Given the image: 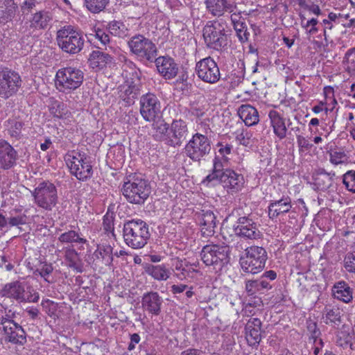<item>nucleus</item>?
I'll return each instance as SVG.
<instances>
[{
    "label": "nucleus",
    "instance_id": "obj_1",
    "mask_svg": "<svg viewBox=\"0 0 355 355\" xmlns=\"http://www.w3.org/2000/svg\"><path fill=\"white\" fill-rule=\"evenodd\" d=\"M151 187L149 181L141 173L127 175L121 188L125 199L130 203L141 205L148 198Z\"/></svg>",
    "mask_w": 355,
    "mask_h": 355
},
{
    "label": "nucleus",
    "instance_id": "obj_2",
    "mask_svg": "<svg viewBox=\"0 0 355 355\" xmlns=\"http://www.w3.org/2000/svg\"><path fill=\"white\" fill-rule=\"evenodd\" d=\"M123 236L125 244L132 249L144 248L150 239L148 225L141 219H132L124 222Z\"/></svg>",
    "mask_w": 355,
    "mask_h": 355
},
{
    "label": "nucleus",
    "instance_id": "obj_3",
    "mask_svg": "<svg viewBox=\"0 0 355 355\" xmlns=\"http://www.w3.org/2000/svg\"><path fill=\"white\" fill-rule=\"evenodd\" d=\"M202 31L203 38L208 48L222 51L228 45L230 30L225 20L220 19L208 21Z\"/></svg>",
    "mask_w": 355,
    "mask_h": 355
},
{
    "label": "nucleus",
    "instance_id": "obj_4",
    "mask_svg": "<svg viewBox=\"0 0 355 355\" xmlns=\"http://www.w3.org/2000/svg\"><path fill=\"white\" fill-rule=\"evenodd\" d=\"M56 41L62 51L73 55L83 50L85 40L81 31L71 25H67L57 31Z\"/></svg>",
    "mask_w": 355,
    "mask_h": 355
},
{
    "label": "nucleus",
    "instance_id": "obj_5",
    "mask_svg": "<svg viewBox=\"0 0 355 355\" xmlns=\"http://www.w3.org/2000/svg\"><path fill=\"white\" fill-rule=\"evenodd\" d=\"M65 161L70 173L78 180L86 182L93 175L90 157L85 153L75 151L68 153Z\"/></svg>",
    "mask_w": 355,
    "mask_h": 355
},
{
    "label": "nucleus",
    "instance_id": "obj_6",
    "mask_svg": "<svg viewBox=\"0 0 355 355\" xmlns=\"http://www.w3.org/2000/svg\"><path fill=\"white\" fill-rule=\"evenodd\" d=\"M267 259L268 254L265 248L252 245L245 250L239 263L243 272L254 275L263 270Z\"/></svg>",
    "mask_w": 355,
    "mask_h": 355
},
{
    "label": "nucleus",
    "instance_id": "obj_7",
    "mask_svg": "<svg viewBox=\"0 0 355 355\" xmlns=\"http://www.w3.org/2000/svg\"><path fill=\"white\" fill-rule=\"evenodd\" d=\"M230 247L216 244L205 245L201 252L200 257L207 266H212L216 272L220 271L230 262Z\"/></svg>",
    "mask_w": 355,
    "mask_h": 355
},
{
    "label": "nucleus",
    "instance_id": "obj_8",
    "mask_svg": "<svg viewBox=\"0 0 355 355\" xmlns=\"http://www.w3.org/2000/svg\"><path fill=\"white\" fill-rule=\"evenodd\" d=\"M31 194L35 205L46 211H52L58 202L57 188L49 181L40 182Z\"/></svg>",
    "mask_w": 355,
    "mask_h": 355
},
{
    "label": "nucleus",
    "instance_id": "obj_9",
    "mask_svg": "<svg viewBox=\"0 0 355 355\" xmlns=\"http://www.w3.org/2000/svg\"><path fill=\"white\" fill-rule=\"evenodd\" d=\"M84 80V73L76 67L60 69L55 75V85L62 92L69 93L78 88Z\"/></svg>",
    "mask_w": 355,
    "mask_h": 355
},
{
    "label": "nucleus",
    "instance_id": "obj_10",
    "mask_svg": "<svg viewBox=\"0 0 355 355\" xmlns=\"http://www.w3.org/2000/svg\"><path fill=\"white\" fill-rule=\"evenodd\" d=\"M130 52L141 61L153 62L157 55V49L151 40L141 34L132 36L128 42Z\"/></svg>",
    "mask_w": 355,
    "mask_h": 355
},
{
    "label": "nucleus",
    "instance_id": "obj_11",
    "mask_svg": "<svg viewBox=\"0 0 355 355\" xmlns=\"http://www.w3.org/2000/svg\"><path fill=\"white\" fill-rule=\"evenodd\" d=\"M211 150V141L205 135L194 134L184 147L186 155L193 162H199Z\"/></svg>",
    "mask_w": 355,
    "mask_h": 355
},
{
    "label": "nucleus",
    "instance_id": "obj_12",
    "mask_svg": "<svg viewBox=\"0 0 355 355\" xmlns=\"http://www.w3.org/2000/svg\"><path fill=\"white\" fill-rule=\"evenodd\" d=\"M21 86L19 74L8 67H0V97L7 99L15 94Z\"/></svg>",
    "mask_w": 355,
    "mask_h": 355
},
{
    "label": "nucleus",
    "instance_id": "obj_13",
    "mask_svg": "<svg viewBox=\"0 0 355 355\" xmlns=\"http://www.w3.org/2000/svg\"><path fill=\"white\" fill-rule=\"evenodd\" d=\"M195 73L202 81L215 84L220 78V72L218 64L210 56L202 58L196 64Z\"/></svg>",
    "mask_w": 355,
    "mask_h": 355
},
{
    "label": "nucleus",
    "instance_id": "obj_14",
    "mask_svg": "<svg viewBox=\"0 0 355 355\" xmlns=\"http://www.w3.org/2000/svg\"><path fill=\"white\" fill-rule=\"evenodd\" d=\"M1 294L3 297L12 298L19 302H37L39 300L38 293L33 289H29L26 292L22 283L14 282L7 284L1 290Z\"/></svg>",
    "mask_w": 355,
    "mask_h": 355
},
{
    "label": "nucleus",
    "instance_id": "obj_15",
    "mask_svg": "<svg viewBox=\"0 0 355 355\" xmlns=\"http://www.w3.org/2000/svg\"><path fill=\"white\" fill-rule=\"evenodd\" d=\"M140 114L146 121H154L161 112V103L157 96L147 93L140 98Z\"/></svg>",
    "mask_w": 355,
    "mask_h": 355
},
{
    "label": "nucleus",
    "instance_id": "obj_16",
    "mask_svg": "<svg viewBox=\"0 0 355 355\" xmlns=\"http://www.w3.org/2000/svg\"><path fill=\"white\" fill-rule=\"evenodd\" d=\"M233 230L236 236L246 240H257L261 236L257 224L248 216L239 218Z\"/></svg>",
    "mask_w": 355,
    "mask_h": 355
},
{
    "label": "nucleus",
    "instance_id": "obj_17",
    "mask_svg": "<svg viewBox=\"0 0 355 355\" xmlns=\"http://www.w3.org/2000/svg\"><path fill=\"white\" fill-rule=\"evenodd\" d=\"M188 135L189 128L186 121L182 119L173 120L167 134L166 144L172 147L180 146Z\"/></svg>",
    "mask_w": 355,
    "mask_h": 355
},
{
    "label": "nucleus",
    "instance_id": "obj_18",
    "mask_svg": "<svg viewBox=\"0 0 355 355\" xmlns=\"http://www.w3.org/2000/svg\"><path fill=\"white\" fill-rule=\"evenodd\" d=\"M153 62H155L158 73L166 80L174 78L178 73V64L168 55L155 57Z\"/></svg>",
    "mask_w": 355,
    "mask_h": 355
},
{
    "label": "nucleus",
    "instance_id": "obj_19",
    "mask_svg": "<svg viewBox=\"0 0 355 355\" xmlns=\"http://www.w3.org/2000/svg\"><path fill=\"white\" fill-rule=\"evenodd\" d=\"M17 159V151L7 141L0 139V168L10 169L16 165Z\"/></svg>",
    "mask_w": 355,
    "mask_h": 355
},
{
    "label": "nucleus",
    "instance_id": "obj_20",
    "mask_svg": "<svg viewBox=\"0 0 355 355\" xmlns=\"http://www.w3.org/2000/svg\"><path fill=\"white\" fill-rule=\"evenodd\" d=\"M270 126L272 128L273 133L280 140L286 137L287 126L291 124V120L284 118L279 112L271 110L268 112Z\"/></svg>",
    "mask_w": 355,
    "mask_h": 355
},
{
    "label": "nucleus",
    "instance_id": "obj_21",
    "mask_svg": "<svg viewBox=\"0 0 355 355\" xmlns=\"http://www.w3.org/2000/svg\"><path fill=\"white\" fill-rule=\"evenodd\" d=\"M228 192L236 193L242 189L245 184L243 175L236 173L234 171L226 168L225 175L218 181Z\"/></svg>",
    "mask_w": 355,
    "mask_h": 355
},
{
    "label": "nucleus",
    "instance_id": "obj_22",
    "mask_svg": "<svg viewBox=\"0 0 355 355\" xmlns=\"http://www.w3.org/2000/svg\"><path fill=\"white\" fill-rule=\"evenodd\" d=\"M162 303L163 299L157 292H148L142 296L141 307L144 311L151 315L160 314Z\"/></svg>",
    "mask_w": 355,
    "mask_h": 355
},
{
    "label": "nucleus",
    "instance_id": "obj_23",
    "mask_svg": "<svg viewBox=\"0 0 355 355\" xmlns=\"http://www.w3.org/2000/svg\"><path fill=\"white\" fill-rule=\"evenodd\" d=\"M206 9L214 17H221L225 12H232L236 5L229 0H205Z\"/></svg>",
    "mask_w": 355,
    "mask_h": 355
},
{
    "label": "nucleus",
    "instance_id": "obj_24",
    "mask_svg": "<svg viewBox=\"0 0 355 355\" xmlns=\"http://www.w3.org/2000/svg\"><path fill=\"white\" fill-rule=\"evenodd\" d=\"M198 220L201 227L202 236L207 238L214 234L216 223L213 211L202 210L198 216Z\"/></svg>",
    "mask_w": 355,
    "mask_h": 355
},
{
    "label": "nucleus",
    "instance_id": "obj_25",
    "mask_svg": "<svg viewBox=\"0 0 355 355\" xmlns=\"http://www.w3.org/2000/svg\"><path fill=\"white\" fill-rule=\"evenodd\" d=\"M119 97L128 104H132L140 93L139 81L128 80L119 86Z\"/></svg>",
    "mask_w": 355,
    "mask_h": 355
},
{
    "label": "nucleus",
    "instance_id": "obj_26",
    "mask_svg": "<svg viewBox=\"0 0 355 355\" xmlns=\"http://www.w3.org/2000/svg\"><path fill=\"white\" fill-rule=\"evenodd\" d=\"M268 216L271 219L281 214H286L292 208L291 199L288 196H283L279 200H270L268 205Z\"/></svg>",
    "mask_w": 355,
    "mask_h": 355
},
{
    "label": "nucleus",
    "instance_id": "obj_27",
    "mask_svg": "<svg viewBox=\"0 0 355 355\" xmlns=\"http://www.w3.org/2000/svg\"><path fill=\"white\" fill-rule=\"evenodd\" d=\"M5 340L13 344L23 345L26 343V334L22 327L15 323L2 329Z\"/></svg>",
    "mask_w": 355,
    "mask_h": 355
},
{
    "label": "nucleus",
    "instance_id": "obj_28",
    "mask_svg": "<svg viewBox=\"0 0 355 355\" xmlns=\"http://www.w3.org/2000/svg\"><path fill=\"white\" fill-rule=\"evenodd\" d=\"M261 322L259 318L249 320L245 326V338L250 346H257L261 341Z\"/></svg>",
    "mask_w": 355,
    "mask_h": 355
},
{
    "label": "nucleus",
    "instance_id": "obj_29",
    "mask_svg": "<svg viewBox=\"0 0 355 355\" xmlns=\"http://www.w3.org/2000/svg\"><path fill=\"white\" fill-rule=\"evenodd\" d=\"M228 158L227 157H220L216 156L213 159V168L211 173L203 180V183H210L212 182H218L221 177L225 175V167L227 165Z\"/></svg>",
    "mask_w": 355,
    "mask_h": 355
},
{
    "label": "nucleus",
    "instance_id": "obj_30",
    "mask_svg": "<svg viewBox=\"0 0 355 355\" xmlns=\"http://www.w3.org/2000/svg\"><path fill=\"white\" fill-rule=\"evenodd\" d=\"M93 257L95 265L110 266L113 261V248L110 245H98Z\"/></svg>",
    "mask_w": 355,
    "mask_h": 355
},
{
    "label": "nucleus",
    "instance_id": "obj_31",
    "mask_svg": "<svg viewBox=\"0 0 355 355\" xmlns=\"http://www.w3.org/2000/svg\"><path fill=\"white\" fill-rule=\"evenodd\" d=\"M238 114L247 126L255 125L259 121L257 110L249 104L241 105L239 108Z\"/></svg>",
    "mask_w": 355,
    "mask_h": 355
},
{
    "label": "nucleus",
    "instance_id": "obj_32",
    "mask_svg": "<svg viewBox=\"0 0 355 355\" xmlns=\"http://www.w3.org/2000/svg\"><path fill=\"white\" fill-rule=\"evenodd\" d=\"M335 175L333 171L327 173L324 168H320L313 178L314 185L318 190L327 191L332 186Z\"/></svg>",
    "mask_w": 355,
    "mask_h": 355
},
{
    "label": "nucleus",
    "instance_id": "obj_33",
    "mask_svg": "<svg viewBox=\"0 0 355 355\" xmlns=\"http://www.w3.org/2000/svg\"><path fill=\"white\" fill-rule=\"evenodd\" d=\"M332 292L335 298L343 302L349 303L353 299V290L344 281H340L335 284Z\"/></svg>",
    "mask_w": 355,
    "mask_h": 355
},
{
    "label": "nucleus",
    "instance_id": "obj_34",
    "mask_svg": "<svg viewBox=\"0 0 355 355\" xmlns=\"http://www.w3.org/2000/svg\"><path fill=\"white\" fill-rule=\"evenodd\" d=\"M112 60L113 58L109 53L99 50L93 51L89 58L90 65L93 69H103L107 64H111Z\"/></svg>",
    "mask_w": 355,
    "mask_h": 355
},
{
    "label": "nucleus",
    "instance_id": "obj_35",
    "mask_svg": "<svg viewBox=\"0 0 355 355\" xmlns=\"http://www.w3.org/2000/svg\"><path fill=\"white\" fill-rule=\"evenodd\" d=\"M52 20V15L47 10H40L33 15L30 27L35 29L46 28Z\"/></svg>",
    "mask_w": 355,
    "mask_h": 355
},
{
    "label": "nucleus",
    "instance_id": "obj_36",
    "mask_svg": "<svg viewBox=\"0 0 355 355\" xmlns=\"http://www.w3.org/2000/svg\"><path fill=\"white\" fill-rule=\"evenodd\" d=\"M272 288L269 281H264L259 277L255 280L245 282V291L248 295H253L258 292H263Z\"/></svg>",
    "mask_w": 355,
    "mask_h": 355
},
{
    "label": "nucleus",
    "instance_id": "obj_37",
    "mask_svg": "<svg viewBox=\"0 0 355 355\" xmlns=\"http://www.w3.org/2000/svg\"><path fill=\"white\" fill-rule=\"evenodd\" d=\"M17 6L13 0H4L3 6L0 7V21L8 22L15 16Z\"/></svg>",
    "mask_w": 355,
    "mask_h": 355
},
{
    "label": "nucleus",
    "instance_id": "obj_38",
    "mask_svg": "<svg viewBox=\"0 0 355 355\" xmlns=\"http://www.w3.org/2000/svg\"><path fill=\"white\" fill-rule=\"evenodd\" d=\"M146 272L153 278L158 281L166 280L169 277V270L163 264L162 265H148L145 268Z\"/></svg>",
    "mask_w": 355,
    "mask_h": 355
},
{
    "label": "nucleus",
    "instance_id": "obj_39",
    "mask_svg": "<svg viewBox=\"0 0 355 355\" xmlns=\"http://www.w3.org/2000/svg\"><path fill=\"white\" fill-rule=\"evenodd\" d=\"M58 241L62 243H79L85 244L87 240L83 237L81 232L70 230L61 234L58 237Z\"/></svg>",
    "mask_w": 355,
    "mask_h": 355
},
{
    "label": "nucleus",
    "instance_id": "obj_40",
    "mask_svg": "<svg viewBox=\"0 0 355 355\" xmlns=\"http://www.w3.org/2000/svg\"><path fill=\"white\" fill-rule=\"evenodd\" d=\"M8 134L13 138L19 139L24 126L23 121L17 117L10 118L5 122Z\"/></svg>",
    "mask_w": 355,
    "mask_h": 355
},
{
    "label": "nucleus",
    "instance_id": "obj_41",
    "mask_svg": "<svg viewBox=\"0 0 355 355\" xmlns=\"http://www.w3.org/2000/svg\"><path fill=\"white\" fill-rule=\"evenodd\" d=\"M175 270L176 277L180 280L192 277L193 272H196L191 265L184 263L182 260H178L176 262Z\"/></svg>",
    "mask_w": 355,
    "mask_h": 355
},
{
    "label": "nucleus",
    "instance_id": "obj_42",
    "mask_svg": "<svg viewBox=\"0 0 355 355\" xmlns=\"http://www.w3.org/2000/svg\"><path fill=\"white\" fill-rule=\"evenodd\" d=\"M342 64L346 73L350 76H355V47L346 51Z\"/></svg>",
    "mask_w": 355,
    "mask_h": 355
},
{
    "label": "nucleus",
    "instance_id": "obj_43",
    "mask_svg": "<svg viewBox=\"0 0 355 355\" xmlns=\"http://www.w3.org/2000/svg\"><path fill=\"white\" fill-rule=\"evenodd\" d=\"M106 29L109 33L116 37H125L128 35V29L123 22L113 20L107 23Z\"/></svg>",
    "mask_w": 355,
    "mask_h": 355
},
{
    "label": "nucleus",
    "instance_id": "obj_44",
    "mask_svg": "<svg viewBox=\"0 0 355 355\" xmlns=\"http://www.w3.org/2000/svg\"><path fill=\"white\" fill-rule=\"evenodd\" d=\"M49 111L54 117L58 119L67 118L70 112L65 103L55 101L50 106Z\"/></svg>",
    "mask_w": 355,
    "mask_h": 355
},
{
    "label": "nucleus",
    "instance_id": "obj_45",
    "mask_svg": "<svg viewBox=\"0 0 355 355\" xmlns=\"http://www.w3.org/2000/svg\"><path fill=\"white\" fill-rule=\"evenodd\" d=\"M153 127L155 130V133L153 135L154 139L157 141L165 140L166 141L167 134L169 132L170 125L167 123L162 121L159 123H153Z\"/></svg>",
    "mask_w": 355,
    "mask_h": 355
},
{
    "label": "nucleus",
    "instance_id": "obj_46",
    "mask_svg": "<svg viewBox=\"0 0 355 355\" xmlns=\"http://www.w3.org/2000/svg\"><path fill=\"white\" fill-rule=\"evenodd\" d=\"M110 0H85V6L92 13L97 14L104 10Z\"/></svg>",
    "mask_w": 355,
    "mask_h": 355
},
{
    "label": "nucleus",
    "instance_id": "obj_47",
    "mask_svg": "<svg viewBox=\"0 0 355 355\" xmlns=\"http://www.w3.org/2000/svg\"><path fill=\"white\" fill-rule=\"evenodd\" d=\"M253 133L247 129L238 130L236 132V140L241 145L248 147L252 146L254 142Z\"/></svg>",
    "mask_w": 355,
    "mask_h": 355
},
{
    "label": "nucleus",
    "instance_id": "obj_48",
    "mask_svg": "<svg viewBox=\"0 0 355 355\" xmlns=\"http://www.w3.org/2000/svg\"><path fill=\"white\" fill-rule=\"evenodd\" d=\"M16 317L15 311L8 308H4V310L0 311V329L7 327L12 325L16 322L14 320Z\"/></svg>",
    "mask_w": 355,
    "mask_h": 355
},
{
    "label": "nucleus",
    "instance_id": "obj_49",
    "mask_svg": "<svg viewBox=\"0 0 355 355\" xmlns=\"http://www.w3.org/2000/svg\"><path fill=\"white\" fill-rule=\"evenodd\" d=\"M342 182L345 189L355 193V171L349 170L342 175Z\"/></svg>",
    "mask_w": 355,
    "mask_h": 355
},
{
    "label": "nucleus",
    "instance_id": "obj_50",
    "mask_svg": "<svg viewBox=\"0 0 355 355\" xmlns=\"http://www.w3.org/2000/svg\"><path fill=\"white\" fill-rule=\"evenodd\" d=\"M307 330L310 334V339H312L314 343L318 341L319 344L322 346V340L320 338L321 333L318 328L317 323L312 320L307 321Z\"/></svg>",
    "mask_w": 355,
    "mask_h": 355
},
{
    "label": "nucleus",
    "instance_id": "obj_51",
    "mask_svg": "<svg viewBox=\"0 0 355 355\" xmlns=\"http://www.w3.org/2000/svg\"><path fill=\"white\" fill-rule=\"evenodd\" d=\"M326 324L339 325L340 323V310L338 308H326Z\"/></svg>",
    "mask_w": 355,
    "mask_h": 355
},
{
    "label": "nucleus",
    "instance_id": "obj_52",
    "mask_svg": "<svg viewBox=\"0 0 355 355\" xmlns=\"http://www.w3.org/2000/svg\"><path fill=\"white\" fill-rule=\"evenodd\" d=\"M318 20L316 18H312L305 21V17H303L301 21L302 27L305 29L306 34L313 35L318 31L317 26Z\"/></svg>",
    "mask_w": 355,
    "mask_h": 355
},
{
    "label": "nucleus",
    "instance_id": "obj_53",
    "mask_svg": "<svg viewBox=\"0 0 355 355\" xmlns=\"http://www.w3.org/2000/svg\"><path fill=\"white\" fill-rule=\"evenodd\" d=\"M245 74V64L243 60H239L236 62V68L232 71V75L235 76V82L242 83Z\"/></svg>",
    "mask_w": 355,
    "mask_h": 355
},
{
    "label": "nucleus",
    "instance_id": "obj_54",
    "mask_svg": "<svg viewBox=\"0 0 355 355\" xmlns=\"http://www.w3.org/2000/svg\"><path fill=\"white\" fill-rule=\"evenodd\" d=\"M53 270V267L51 263H44L40 268H37L33 272V274L35 275H40L41 277L44 278L46 282H50L48 277L52 273Z\"/></svg>",
    "mask_w": 355,
    "mask_h": 355
},
{
    "label": "nucleus",
    "instance_id": "obj_55",
    "mask_svg": "<svg viewBox=\"0 0 355 355\" xmlns=\"http://www.w3.org/2000/svg\"><path fill=\"white\" fill-rule=\"evenodd\" d=\"M236 31V36L241 43L247 42L249 40L250 33L248 31L245 23L241 24L238 26L234 28Z\"/></svg>",
    "mask_w": 355,
    "mask_h": 355
},
{
    "label": "nucleus",
    "instance_id": "obj_56",
    "mask_svg": "<svg viewBox=\"0 0 355 355\" xmlns=\"http://www.w3.org/2000/svg\"><path fill=\"white\" fill-rule=\"evenodd\" d=\"M330 162L334 165H338L344 162L346 159V154L342 150H331L329 152Z\"/></svg>",
    "mask_w": 355,
    "mask_h": 355
},
{
    "label": "nucleus",
    "instance_id": "obj_57",
    "mask_svg": "<svg viewBox=\"0 0 355 355\" xmlns=\"http://www.w3.org/2000/svg\"><path fill=\"white\" fill-rule=\"evenodd\" d=\"M40 4L39 0H24L20 6L21 11L23 15H28Z\"/></svg>",
    "mask_w": 355,
    "mask_h": 355
},
{
    "label": "nucleus",
    "instance_id": "obj_58",
    "mask_svg": "<svg viewBox=\"0 0 355 355\" xmlns=\"http://www.w3.org/2000/svg\"><path fill=\"white\" fill-rule=\"evenodd\" d=\"M344 263L345 268L348 272L355 273V251L346 254Z\"/></svg>",
    "mask_w": 355,
    "mask_h": 355
},
{
    "label": "nucleus",
    "instance_id": "obj_59",
    "mask_svg": "<svg viewBox=\"0 0 355 355\" xmlns=\"http://www.w3.org/2000/svg\"><path fill=\"white\" fill-rule=\"evenodd\" d=\"M297 144L299 148V151L300 153H304L305 151L309 150L313 144L309 142V141L304 137L302 135L297 136Z\"/></svg>",
    "mask_w": 355,
    "mask_h": 355
},
{
    "label": "nucleus",
    "instance_id": "obj_60",
    "mask_svg": "<svg viewBox=\"0 0 355 355\" xmlns=\"http://www.w3.org/2000/svg\"><path fill=\"white\" fill-rule=\"evenodd\" d=\"M26 215H19L16 216H10L8 218V228L12 227L19 226L24 225L26 223Z\"/></svg>",
    "mask_w": 355,
    "mask_h": 355
},
{
    "label": "nucleus",
    "instance_id": "obj_61",
    "mask_svg": "<svg viewBox=\"0 0 355 355\" xmlns=\"http://www.w3.org/2000/svg\"><path fill=\"white\" fill-rule=\"evenodd\" d=\"M78 256L77 252L75 251V250H71L69 252H67L66 257L67 259L69 261V267L71 268L75 269L76 271L81 272L82 268L81 266H79L74 260V258Z\"/></svg>",
    "mask_w": 355,
    "mask_h": 355
},
{
    "label": "nucleus",
    "instance_id": "obj_62",
    "mask_svg": "<svg viewBox=\"0 0 355 355\" xmlns=\"http://www.w3.org/2000/svg\"><path fill=\"white\" fill-rule=\"evenodd\" d=\"M95 37L98 39L101 43L103 45H107L110 42V37L108 33L104 30L98 28L95 31Z\"/></svg>",
    "mask_w": 355,
    "mask_h": 355
},
{
    "label": "nucleus",
    "instance_id": "obj_63",
    "mask_svg": "<svg viewBox=\"0 0 355 355\" xmlns=\"http://www.w3.org/2000/svg\"><path fill=\"white\" fill-rule=\"evenodd\" d=\"M216 146L218 147V153L221 155L220 157H226V155L231 153L233 148L232 144L227 143L218 142Z\"/></svg>",
    "mask_w": 355,
    "mask_h": 355
},
{
    "label": "nucleus",
    "instance_id": "obj_64",
    "mask_svg": "<svg viewBox=\"0 0 355 355\" xmlns=\"http://www.w3.org/2000/svg\"><path fill=\"white\" fill-rule=\"evenodd\" d=\"M230 15V19L232 21V24L233 25V27L235 28L236 26H238L241 24L245 23V19L241 15V12H231Z\"/></svg>",
    "mask_w": 355,
    "mask_h": 355
}]
</instances>
